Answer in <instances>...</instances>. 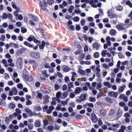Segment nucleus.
Returning <instances> with one entry per match:
<instances>
[{"mask_svg": "<svg viewBox=\"0 0 132 132\" xmlns=\"http://www.w3.org/2000/svg\"><path fill=\"white\" fill-rule=\"evenodd\" d=\"M116 27L119 30L125 29V28L123 27V26L120 24L117 25Z\"/></svg>", "mask_w": 132, "mask_h": 132, "instance_id": "obj_19", "label": "nucleus"}, {"mask_svg": "<svg viewBox=\"0 0 132 132\" xmlns=\"http://www.w3.org/2000/svg\"><path fill=\"white\" fill-rule=\"evenodd\" d=\"M74 7L72 5L70 6V8L68 9V10L69 13H71L72 12V10L74 9Z\"/></svg>", "mask_w": 132, "mask_h": 132, "instance_id": "obj_22", "label": "nucleus"}, {"mask_svg": "<svg viewBox=\"0 0 132 132\" xmlns=\"http://www.w3.org/2000/svg\"><path fill=\"white\" fill-rule=\"evenodd\" d=\"M23 76L25 80L29 82H31L33 80V78L32 76L30 75L29 76L27 72H26V73H23Z\"/></svg>", "mask_w": 132, "mask_h": 132, "instance_id": "obj_2", "label": "nucleus"}, {"mask_svg": "<svg viewBox=\"0 0 132 132\" xmlns=\"http://www.w3.org/2000/svg\"><path fill=\"white\" fill-rule=\"evenodd\" d=\"M17 87L18 88H20L21 89H22L23 88V85L22 84H18Z\"/></svg>", "mask_w": 132, "mask_h": 132, "instance_id": "obj_46", "label": "nucleus"}, {"mask_svg": "<svg viewBox=\"0 0 132 132\" xmlns=\"http://www.w3.org/2000/svg\"><path fill=\"white\" fill-rule=\"evenodd\" d=\"M102 87V84L101 82H98L97 84L96 89L99 90Z\"/></svg>", "mask_w": 132, "mask_h": 132, "instance_id": "obj_26", "label": "nucleus"}, {"mask_svg": "<svg viewBox=\"0 0 132 132\" xmlns=\"http://www.w3.org/2000/svg\"><path fill=\"white\" fill-rule=\"evenodd\" d=\"M87 95L85 94H82L78 97L79 99L77 98L76 102L78 103H80L86 99Z\"/></svg>", "mask_w": 132, "mask_h": 132, "instance_id": "obj_1", "label": "nucleus"}, {"mask_svg": "<svg viewBox=\"0 0 132 132\" xmlns=\"http://www.w3.org/2000/svg\"><path fill=\"white\" fill-rule=\"evenodd\" d=\"M122 112L121 111H118V112L117 115V117H118V118L122 116Z\"/></svg>", "mask_w": 132, "mask_h": 132, "instance_id": "obj_36", "label": "nucleus"}, {"mask_svg": "<svg viewBox=\"0 0 132 132\" xmlns=\"http://www.w3.org/2000/svg\"><path fill=\"white\" fill-rule=\"evenodd\" d=\"M116 33V31L114 29H111L110 30L109 34L112 36H114Z\"/></svg>", "mask_w": 132, "mask_h": 132, "instance_id": "obj_18", "label": "nucleus"}, {"mask_svg": "<svg viewBox=\"0 0 132 132\" xmlns=\"http://www.w3.org/2000/svg\"><path fill=\"white\" fill-rule=\"evenodd\" d=\"M100 114L103 116H105L106 112L103 109H101L100 110Z\"/></svg>", "mask_w": 132, "mask_h": 132, "instance_id": "obj_15", "label": "nucleus"}, {"mask_svg": "<svg viewBox=\"0 0 132 132\" xmlns=\"http://www.w3.org/2000/svg\"><path fill=\"white\" fill-rule=\"evenodd\" d=\"M92 46L93 49L95 48L97 50L98 49L99 46L97 43H94Z\"/></svg>", "mask_w": 132, "mask_h": 132, "instance_id": "obj_13", "label": "nucleus"}, {"mask_svg": "<svg viewBox=\"0 0 132 132\" xmlns=\"http://www.w3.org/2000/svg\"><path fill=\"white\" fill-rule=\"evenodd\" d=\"M76 29L77 31L81 29L80 27L79 24L77 25L76 27Z\"/></svg>", "mask_w": 132, "mask_h": 132, "instance_id": "obj_59", "label": "nucleus"}, {"mask_svg": "<svg viewBox=\"0 0 132 132\" xmlns=\"http://www.w3.org/2000/svg\"><path fill=\"white\" fill-rule=\"evenodd\" d=\"M68 93L67 91L64 92L62 94L63 98H66L68 96Z\"/></svg>", "mask_w": 132, "mask_h": 132, "instance_id": "obj_23", "label": "nucleus"}, {"mask_svg": "<svg viewBox=\"0 0 132 132\" xmlns=\"http://www.w3.org/2000/svg\"><path fill=\"white\" fill-rule=\"evenodd\" d=\"M89 100L90 102H93L96 101V99L95 97H90L89 98Z\"/></svg>", "mask_w": 132, "mask_h": 132, "instance_id": "obj_30", "label": "nucleus"}, {"mask_svg": "<svg viewBox=\"0 0 132 132\" xmlns=\"http://www.w3.org/2000/svg\"><path fill=\"white\" fill-rule=\"evenodd\" d=\"M118 55L120 59L124 58H125L124 56H123V55L120 52L118 53Z\"/></svg>", "mask_w": 132, "mask_h": 132, "instance_id": "obj_28", "label": "nucleus"}, {"mask_svg": "<svg viewBox=\"0 0 132 132\" xmlns=\"http://www.w3.org/2000/svg\"><path fill=\"white\" fill-rule=\"evenodd\" d=\"M1 97L4 100H6V98L7 97V96L5 94H3L1 95Z\"/></svg>", "mask_w": 132, "mask_h": 132, "instance_id": "obj_48", "label": "nucleus"}, {"mask_svg": "<svg viewBox=\"0 0 132 132\" xmlns=\"http://www.w3.org/2000/svg\"><path fill=\"white\" fill-rule=\"evenodd\" d=\"M114 91H111L108 93V95L111 97H113V95L114 93Z\"/></svg>", "mask_w": 132, "mask_h": 132, "instance_id": "obj_57", "label": "nucleus"}, {"mask_svg": "<svg viewBox=\"0 0 132 132\" xmlns=\"http://www.w3.org/2000/svg\"><path fill=\"white\" fill-rule=\"evenodd\" d=\"M33 42L37 44L38 45H39L41 44V42L40 41L37 40V39L35 37L33 40Z\"/></svg>", "mask_w": 132, "mask_h": 132, "instance_id": "obj_14", "label": "nucleus"}, {"mask_svg": "<svg viewBox=\"0 0 132 132\" xmlns=\"http://www.w3.org/2000/svg\"><path fill=\"white\" fill-rule=\"evenodd\" d=\"M15 105L12 103H11L9 105V107L11 109H14L15 108Z\"/></svg>", "mask_w": 132, "mask_h": 132, "instance_id": "obj_44", "label": "nucleus"}, {"mask_svg": "<svg viewBox=\"0 0 132 132\" xmlns=\"http://www.w3.org/2000/svg\"><path fill=\"white\" fill-rule=\"evenodd\" d=\"M54 88L55 90H57L59 89L60 87L58 85L55 84L54 85Z\"/></svg>", "mask_w": 132, "mask_h": 132, "instance_id": "obj_52", "label": "nucleus"}, {"mask_svg": "<svg viewBox=\"0 0 132 132\" xmlns=\"http://www.w3.org/2000/svg\"><path fill=\"white\" fill-rule=\"evenodd\" d=\"M29 23L31 26H35V23L32 20H30L29 21Z\"/></svg>", "mask_w": 132, "mask_h": 132, "instance_id": "obj_58", "label": "nucleus"}, {"mask_svg": "<svg viewBox=\"0 0 132 132\" xmlns=\"http://www.w3.org/2000/svg\"><path fill=\"white\" fill-rule=\"evenodd\" d=\"M42 94L40 93H38V95L37 96V97H38V98L40 100H42L43 98Z\"/></svg>", "mask_w": 132, "mask_h": 132, "instance_id": "obj_35", "label": "nucleus"}, {"mask_svg": "<svg viewBox=\"0 0 132 132\" xmlns=\"http://www.w3.org/2000/svg\"><path fill=\"white\" fill-rule=\"evenodd\" d=\"M26 50V48L24 47H22L21 49L18 50L16 51V54L18 55L22 54L24 53Z\"/></svg>", "mask_w": 132, "mask_h": 132, "instance_id": "obj_7", "label": "nucleus"}, {"mask_svg": "<svg viewBox=\"0 0 132 132\" xmlns=\"http://www.w3.org/2000/svg\"><path fill=\"white\" fill-rule=\"evenodd\" d=\"M34 38H35V37L33 36L30 35L29 37L28 38L27 40L29 42L32 41L33 40Z\"/></svg>", "mask_w": 132, "mask_h": 132, "instance_id": "obj_20", "label": "nucleus"}, {"mask_svg": "<svg viewBox=\"0 0 132 132\" xmlns=\"http://www.w3.org/2000/svg\"><path fill=\"white\" fill-rule=\"evenodd\" d=\"M28 128L30 130L32 129L33 128V125L32 123H29L28 125Z\"/></svg>", "mask_w": 132, "mask_h": 132, "instance_id": "obj_43", "label": "nucleus"}, {"mask_svg": "<svg viewBox=\"0 0 132 132\" xmlns=\"http://www.w3.org/2000/svg\"><path fill=\"white\" fill-rule=\"evenodd\" d=\"M35 126L36 127H39L41 126V123L40 120L38 119L34 123Z\"/></svg>", "mask_w": 132, "mask_h": 132, "instance_id": "obj_10", "label": "nucleus"}, {"mask_svg": "<svg viewBox=\"0 0 132 132\" xmlns=\"http://www.w3.org/2000/svg\"><path fill=\"white\" fill-rule=\"evenodd\" d=\"M43 4L42 2L40 1H39V5L41 9L44 10H46V7L47 6V4L46 1L45 0H43Z\"/></svg>", "mask_w": 132, "mask_h": 132, "instance_id": "obj_3", "label": "nucleus"}, {"mask_svg": "<svg viewBox=\"0 0 132 132\" xmlns=\"http://www.w3.org/2000/svg\"><path fill=\"white\" fill-rule=\"evenodd\" d=\"M112 11L111 10H109L108 11V16L110 18H113L116 17V15L114 14H112L111 13Z\"/></svg>", "mask_w": 132, "mask_h": 132, "instance_id": "obj_8", "label": "nucleus"}, {"mask_svg": "<svg viewBox=\"0 0 132 132\" xmlns=\"http://www.w3.org/2000/svg\"><path fill=\"white\" fill-rule=\"evenodd\" d=\"M68 87L70 89L73 87V83L72 82H70V83H69L68 84Z\"/></svg>", "mask_w": 132, "mask_h": 132, "instance_id": "obj_31", "label": "nucleus"}, {"mask_svg": "<svg viewBox=\"0 0 132 132\" xmlns=\"http://www.w3.org/2000/svg\"><path fill=\"white\" fill-rule=\"evenodd\" d=\"M44 66L45 68H51V67L50 66V65L48 63H46L44 64Z\"/></svg>", "mask_w": 132, "mask_h": 132, "instance_id": "obj_39", "label": "nucleus"}, {"mask_svg": "<svg viewBox=\"0 0 132 132\" xmlns=\"http://www.w3.org/2000/svg\"><path fill=\"white\" fill-rule=\"evenodd\" d=\"M17 64L18 68L19 69H21L22 65V60L21 57H19L18 59L17 60Z\"/></svg>", "mask_w": 132, "mask_h": 132, "instance_id": "obj_5", "label": "nucleus"}, {"mask_svg": "<svg viewBox=\"0 0 132 132\" xmlns=\"http://www.w3.org/2000/svg\"><path fill=\"white\" fill-rule=\"evenodd\" d=\"M65 67H64V71L66 72L69 71L70 70V68L68 67L67 66L65 65Z\"/></svg>", "mask_w": 132, "mask_h": 132, "instance_id": "obj_24", "label": "nucleus"}, {"mask_svg": "<svg viewBox=\"0 0 132 132\" xmlns=\"http://www.w3.org/2000/svg\"><path fill=\"white\" fill-rule=\"evenodd\" d=\"M43 122L45 126L47 125L48 124V122L47 120H44Z\"/></svg>", "mask_w": 132, "mask_h": 132, "instance_id": "obj_54", "label": "nucleus"}, {"mask_svg": "<svg viewBox=\"0 0 132 132\" xmlns=\"http://www.w3.org/2000/svg\"><path fill=\"white\" fill-rule=\"evenodd\" d=\"M88 106L91 108H93L94 107V105L92 103H87Z\"/></svg>", "mask_w": 132, "mask_h": 132, "instance_id": "obj_56", "label": "nucleus"}, {"mask_svg": "<svg viewBox=\"0 0 132 132\" xmlns=\"http://www.w3.org/2000/svg\"><path fill=\"white\" fill-rule=\"evenodd\" d=\"M116 9L117 11H121L123 9V7L122 6L119 5L116 7Z\"/></svg>", "mask_w": 132, "mask_h": 132, "instance_id": "obj_21", "label": "nucleus"}, {"mask_svg": "<svg viewBox=\"0 0 132 132\" xmlns=\"http://www.w3.org/2000/svg\"><path fill=\"white\" fill-rule=\"evenodd\" d=\"M72 18V16H70L69 15H67L65 17V18L66 19L69 20L70 19H71Z\"/></svg>", "mask_w": 132, "mask_h": 132, "instance_id": "obj_55", "label": "nucleus"}, {"mask_svg": "<svg viewBox=\"0 0 132 132\" xmlns=\"http://www.w3.org/2000/svg\"><path fill=\"white\" fill-rule=\"evenodd\" d=\"M79 72L80 73L83 75H85L86 73L85 71V70L81 69H80L79 71Z\"/></svg>", "mask_w": 132, "mask_h": 132, "instance_id": "obj_47", "label": "nucleus"}, {"mask_svg": "<svg viewBox=\"0 0 132 132\" xmlns=\"http://www.w3.org/2000/svg\"><path fill=\"white\" fill-rule=\"evenodd\" d=\"M30 54L32 57L36 59L39 58L40 57V53L39 52H32L30 53Z\"/></svg>", "mask_w": 132, "mask_h": 132, "instance_id": "obj_4", "label": "nucleus"}, {"mask_svg": "<svg viewBox=\"0 0 132 132\" xmlns=\"http://www.w3.org/2000/svg\"><path fill=\"white\" fill-rule=\"evenodd\" d=\"M107 50H104L102 51L101 53V55L102 57H104L105 56L107 53Z\"/></svg>", "mask_w": 132, "mask_h": 132, "instance_id": "obj_27", "label": "nucleus"}, {"mask_svg": "<svg viewBox=\"0 0 132 132\" xmlns=\"http://www.w3.org/2000/svg\"><path fill=\"white\" fill-rule=\"evenodd\" d=\"M75 96V95L74 93H71L70 94L69 97L71 98H73Z\"/></svg>", "mask_w": 132, "mask_h": 132, "instance_id": "obj_51", "label": "nucleus"}, {"mask_svg": "<svg viewBox=\"0 0 132 132\" xmlns=\"http://www.w3.org/2000/svg\"><path fill=\"white\" fill-rule=\"evenodd\" d=\"M88 46L87 45H86L84 48V51L85 52L88 51Z\"/></svg>", "mask_w": 132, "mask_h": 132, "instance_id": "obj_62", "label": "nucleus"}, {"mask_svg": "<svg viewBox=\"0 0 132 132\" xmlns=\"http://www.w3.org/2000/svg\"><path fill=\"white\" fill-rule=\"evenodd\" d=\"M85 20H81V24L82 26H84L85 24Z\"/></svg>", "mask_w": 132, "mask_h": 132, "instance_id": "obj_63", "label": "nucleus"}, {"mask_svg": "<svg viewBox=\"0 0 132 132\" xmlns=\"http://www.w3.org/2000/svg\"><path fill=\"white\" fill-rule=\"evenodd\" d=\"M31 19L34 22H37L39 21V19L37 16L32 15Z\"/></svg>", "mask_w": 132, "mask_h": 132, "instance_id": "obj_11", "label": "nucleus"}, {"mask_svg": "<svg viewBox=\"0 0 132 132\" xmlns=\"http://www.w3.org/2000/svg\"><path fill=\"white\" fill-rule=\"evenodd\" d=\"M82 91V89L81 88L79 87H77L76 89L75 90V92L76 94L79 93L80 92Z\"/></svg>", "mask_w": 132, "mask_h": 132, "instance_id": "obj_9", "label": "nucleus"}, {"mask_svg": "<svg viewBox=\"0 0 132 132\" xmlns=\"http://www.w3.org/2000/svg\"><path fill=\"white\" fill-rule=\"evenodd\" d=\"M29 63L31 64H34L35 65L36 64V61L34 60H31L30 59L28 61Z\"/></svg>", "mask_w": 132, "mask_h": 132, "instance_id": "obj_16", "label": "nucleus"}, {"mask_svg": "<svg viewBox=\"0 0 132 132\" xmlns=\"http://www.w3.org/2000/svg\"><path fill=\"white\" fill-rule=\"evenodd\" d=\"M48 108V106L47 105L45 106L43 108V110L44 112H45L47 109Z\"/></svg>", "mask_w": 132, "mask_h": 132, "instance_id": "obj_61", "label": "nucleus"}, {"mask_svg": "<svg viewBox=\"0 0 132 132\" xmlns=\"http://www.w3.org/2000/svg\"><path fill=\"white\" fill-rule=\"evenodd\" d=\"M35 110L37 111H41L42 109L40 106H36L35 107Z\"/></svg>", "mask_w": 132, "mask_h": 132, "instance_id": "obj_41", "label": "nucleus"}, {"mask_svg": "<svg viewBox=\"0 0 132 132\" xmlns=\"http://www.w3.org/2000/svg\"><path fill=\"white\" fill-rule=\"evenodd\" d=\"M39 48L40 49H43L45 45V42L44 41H42L41 44L39 45Z\"/></svg>", "mask_w": 132, "mask_h": 132, "instance_id": "obj_12", "label": "nucleus"}, {"mask_svg": "<svg viewBox=\"0 0 132 132\" xmlns=\"http://www.w3.org/2000/svg\"><path fill=\"white\" fill-rule=\"evenodd\" d=\"M61 92H58L56 94V97L57 98H59L61 97Z\"/></svg>", "mask_w": 132, "mask_h": 132, "instance_id": "obj_42", "label": "nucleus"}, {"mask_svg": "<svg viewBox=\"0 0 132 132\" xmlns=\"http://www.w3.org/2000/svg\"><path fill=\"white\" fill-rule=\"evenodd\" d=\"M123 86H121L119 88V92H122L124 90L125 88L126 87V86L124 85H123Z\"/></svg>", "mask_w": 132, "mask_h": 132, "instance_id": "obj_34", "label": "nucleus"}, {"mask_svg": "<svg viewBox=\"0 0 132 132\" xmlns=\"http://www.w3.org/2000/svg\"><path fill=\"white\" fill-rule=\"evenodd\" d=\"M114 113V111L113 109H111L110 111L109 114L111 116L113 115Z\"/></svg>", "mask_w": 132, "mask_h": 132, "instance_id": "obj_40", "label": "nucleus"}, {"mask_svg": "<svg viewBox=\"0 0 132 132\" xmlns=\"http://www.w3.org/2000/svg\"><path fill=\"white\" fill-rule=\"evenodd\" d=\"M27 102H26V105L27 106L31 104L32 103V102L31 101L28 100H27Z\"/></svg>", "mask_w": 132, "mask_h": 132, "instance_id": "obj_53", "label": "nucleus"}, {"mask_svg": "<svg viewBox=\"0 0 132 132\" xmlns=\"http://www.w3.org/2000/svg\"><path fill=\"white\" fill-rule=\"evenodd\" d=\"M54 3V1L53 0H48L47 1V4L49 5H52Z\"/></svg>", "mask_w": 132, "mask_h": 132, "instance_id": "obj_29", "label": "nucleus"}, {"mask_svg": "<svg viewBox=\"0 0 132 132\" xmlns=\"http://www.w3.org/2000/svg\"><path fill=\"white\" fill-rule=\"evenodd\" d=\"M118 95V93L117 92H115L114 93L113 95V97H115V98H117V96Z\"/></svg>", "mask_w": 132, "mask_h": 132, "instance_id": "obj_60", "label": "nucleus"}, {"mask_svg": "<svg viewBox=\"0 0 132 132\" xmlns=\"http://www.w3.org/2000/svg\"><path fill=\"white\" fill-rule=\"evenodd\" d=\"M82 52V51L81 49H79L77 50L75 52L76 54L78 55L80 54Z\"/></svg>", "mask_w": 132, "mask_h": 132, "instance_id": "obj_33", "label": "nucleus"}, {"mask_svg": "<svg viewBox=\"0 0 132 132\" xmlns=\"http://www.w3.org/2000/svg\"><path fill=\"white\" fill-rule=\"evenodd\" d=\"M8 17V15L5 13H3V18L4 19H7Z\"/></svg>", "mask_w": 132, "mask_h": 132, "instance_id": "obj_45", "label": "nucleus"}, {"mask_svg": "<svg viewBox=\"0 0 132 132\" xmlns=\"http://www.w3.org/2000/svg\"><path fill=\"white\" fill-rule=\"evenodd\" d=\"M21 31L22 33H24L27 32V29L26 28L23 27H21Z\"/></svg>", "mask_w": 132, "mask_h": 132, "instance_id": "obj_32", "label": "nucleus"}, {"mask_svg": "<svg viewBox=\"0 0 132 132\" xmlns=\"http://www.w3.org/2000/svg\"><path fill=\"white\" fill-rule=\"evenodd\" d=\"M82 118V116L80 115H77L76 117V119H81Z\"/></svg>", "mask_w": 132, "mask_h": 132, "instance_id": "obj_49", "label": "nucleus"}, {"mask_svg": "<svg viewBox=\"0 0 132 132\" xmlns=\"http://www.w3.org/2000/svg\"><path fill=\"white\" fill-rule=\"evenodd\" d=\"M73 20L75 21L78 22L79 21V18L78 16H75L73 19Z\"/></svg>", "mask_w": 132, "mask_h": 132, "instance_id": "obj_50", "label": "nucleus"}, {"mask_svg": "<svg viewBox=\"0 0 132 132\" xmlns=\"http://www.w3.org/2000/svg\"><path fill=\"white\" fill-rule=\"evenodd\" d=\"M94 57L95 58H98L99 57V53L97 52H95L94 54Z\"/></svg>", "mask_w": 132, "mask_h": 132, "instance_id": "obj_37", "label": "nucleus"}, {"mask_svg": "<svg viewBox=\"0 0 132 132\" xmlns=\"http://www.w3.org/2000/svg\"><path fill=\"white\" fill-rule=\"evenodd\" d=\"M12 91L14 93V94L15 95H16L18 93L17 90L15 87L12 88Z\"/></svg>", "mask_w": 132, "mask_h": 132, "instance_id": "obj_25", "label": "nucleus"}, {"mask_svg": "<svg viewBox=\"0 0 132 132\" xmlns=\"http://www.w3.org/2000/svg\"><path fill=\"white\" fill-rule=\"evenodd\" d=\"M67 86L66 85L64 84L63 85L62 87V90L63 91L67 89Z\"/></svg>", "mask_w": 132, "mask_h": 132, "instance_id": "obj_64", "label": "nucleus"}, {"mask_svg": "<svg viewBox=\"0 0 132 132\" xmlns=\"http://www.w3.org/2000/svg\"><path fill=\"white\" fill-rule=\"evenodd\" d=\"M42 73L43 75L45 77L47 78L48 77V75L47 73V71L46 70H43L42 72Z\"/></svg>", "mask_w": 132, "mask_h": 132, "instance_id": "obj_17", "label": "nucleus"}, {"mask_svg": "<svg viewBox=\"0 0 132 132\" xmlns=\"http://www.w3.org/2000/svg\"><path fill=\"white\" fill-rule=\"evenodd\" d=\"M92 117L91 120L92 121L95 123L97 121V117L94 113H92L91 114Z\"/></svg>", "mask_w": 132, "mask_h": 132, "instance_id": "obj_6", "label": "nucleus"}, {"mask_svg": "<svg viewBox=\"0 0 132 132\" xmlns=\"http://www.w3.org/2000/svg\"><path fill=\"white\" fill-rule=\"evenodd\" d=\"M47 128L49 131H52L54 129V127L53 126H48Z\"/></svg>", "mask_w": 132, "mask_h": 132, "instance_id": "obj_38", "label": "nucleus"}]
</instances>
